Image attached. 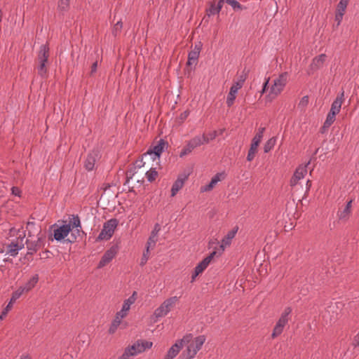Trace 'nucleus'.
<instances>
[{"instance_id":"30","label":"nucleus","mask_w":359,"mask_h":359,"mask_svg":"<svg viewBox=\"0 0 359 359\" xmlns=\"http://www.w3.org/2000/svg\"><path fill=\"white\" fill-rule=\"evenodd\" d=\"M145 175L148 182H153L156 180V177L158 175V173L156 171V168H151L148 171H147Z\"/></svg>"},{"instance_id":"14","label":"nucleus","mask_w":359,"mask_h":359,"mask_svg":"<svg viewBox=\"0 0 359 359\" xmlns=\"http://www.w3.org/2000/svg\"><path fill=\"white\" fill-rule=\"evenodd\" d=\"M310 162H308L305 165H301L296 169L290 182L291 187L296 186L298 184L299 181L304 177V176L307 173V165Z\"/></svg>"},{"instance_id":"57","label":"nucleus","mask_w":359,"mask_h":359,"mask_svg":"<svg viewBox=\"0 0 359 359\" xmlns=\"http://www.w3.org/2000/svg\"><path fill=\"white\" fill-rule=\"evenodd\" d=\"M215 137H216V132H214V133H213V134H211V135H210V137H208L209 141H210V140H213V139H215Z\"/></svg>"},{"instance_id":"35","label":"nucleus","mask_w":359,"mask_h":359,"mask_svg":"<svg viewBox=\"0 0 359 359\" xmlns=\"http://www.w3.org/2000/svg\"><path fill=\"white\" fill-rule=\"evenodd\" d=\"M121 320L116 318V317L115 316V318L111 322V325L109 327V333L114 334L116 331L117 328L121 325Z\"/></svg>"},{"instance_id":"27","label":"nucleus","mask_w":359,"mask_h":359,"mask_svg":"<svg viewBox=\"0 0 359 359\" xmlns=\"http://www.w3.org/2000/svg\"><path fill=\"white\" fill-rule=\"evenodd\" d=\"M206 15L210 18L211 15L219 14L221 11V6H215V3H210V7L206 9Z\"/></svg>"},{"instance_id":"52","label":"nucleus","mask_w":359,"mask_h":359,"mask_svg":"<svg viewBox=\"0 0 359 359\" xmlns=\"http://www.w3.org/2000/svg\"><path fill=\"white\" fill-rule=\"evenodd\" d=\"M201 47H202V45L201 44V43H199L198 44L195 45L194 48L192 50L196 51V53L200 55Z\"/></svg>"},{"instance_id":"16","label":"nucleus","mask_w":359,"mask_h":359,"mask_svg":"<svg viewBox=\"0 0 359 359\" xmlns=\"http://www.w3.org/2000/svg\"><path fill=\"white\" fill-rule=\"evenodd\" d=\"M72 231L70 224H63L54 229L53 238H50L51 241L53 239L60 241L64 239Z\"/></svg>"},{"instance_id":"61","label":"nucleus","mask_w":359,"mask_h":359,"mask_svg":"<svg viewBox=\"0 0 359 359\" xmlns=\"http://www.w3.org/2000/svg\"><path fill=\"white\" fill-rule=\"evenodd\" d=\"M209 184L214 188V187L217 184L215 182H214L212 180L210 182Z\"/></svg>"},{"instance_id":"49","label":"nucleus","mask_w":359,"mask_h":359,"mask_svg":"<svg viewBox=\"0 0 359 359\" xmlns=\"http://www.w3.org/2000/svg\"><path fill=\"white\" fill-rule=\"evenodd\" d=\"M222 173H217L211 179L216 184L221 180Z\"/></svg>"},{"instance_id":"4","label":"nucleus","mask_w":359,"mask_h":359,"mask_svg":"<svg viewBox=\"0 0 359 359\" xmlns=\"http://www.w3.org/2000/svg\"><path fill=\"white\" fill-rule=\"evenodd\" d=\"M178 299L177 297H172L166 299L154 312L152 319L157 322L161 318L165 316L175 306Z\"/></svg>"},{"instance_id":"59","label":"nucleus","mask_w":359,"mask_h":359,"mask_svg":"<svg viewBox=\"0 0 359 359\" xmlns=\"http://www.w3.org/2000/svg\"><path fill=\"white\" fill-rule=\"evenodd\" d=\"M224 1H225V0H219L217 6H221V8H222Z\"/></svg>"},{"instance_id":"58","label":"nucleus","mask_w":359,"mask_h":359,"mask_svg":"<svg viewBox=\"0 0 359 359\" xmlns=\"http://www.w3.org/2000/svg\"><path fill=\"white\" fill-rule=\"evenodd\" d=\"M12 306H13V304H10V302H9L7 306L6 307V309H4V311L8 312V311L12 307Z\"/></svg>"},{"instance_id":"18","label":"nucleus","mask_w":359,"mask_h":359,"mask_svg":"<svg viewBox=\"0 0 359 359\" xmlns=\"http://www.w3.org/2000/svg\"><path fill=\"white\" fill-rule=\"evenodd\" d=\"M188 175L182 174L177 177V179L173 183L171 188V196H175L177 192L183 187L185 181L188 179Z\"/></svg>"},{"instance_id":"5","label":"nucleus","mask_w":359,"mask_h":359,"mask_svg":"<svg viewBox=\"0 0 359 359\" xmlns=\"http://www.w3.org/2000/svg\"><path fill=\"white\" fill-rule=\"evenodd\" d=\"M209 142L208 137L205 134L197 135L187 142V144L180 153V157L182 158L191 154L196 148Z\"/></svg>"},{"instance_id":"38","label":"nucleus","mask_w":359,"mask_h":359,"mask_svg":"<svg viewBox=\"0 0 359 359\" xmlns=\"http://www.w3.org/2000/svg\"><path fill=\"white\" fill-rule=\"evenodd\" d=\"M72 217H73V220L71 221L70 223L69 224L71 225L72 230L74 228L81 229V221H80L79 217L78 215H72Z\"/></svg>"},{"instance_id":"17","label":"nucleus","mask_w":359,"mask_h":359,"mask_svg":"<svg viewBox=\"0 0 359 359\" xmlns=\"http://www.w3.org/2000/svg\"><path fill=\"white\" fill-rule=\"evenodd\" d=\"M118 249L116 246H111L109 250H107L102 257L100 261L98 263V268H102L109 264L113 258L117 254Z\"/></svg>"},{"instance_id":"42","label":"nucleus","mask_w":359,"mask_h":359,"mask_svg":"<svg viewBox=\"0 0 359 359\" xmlns=\"http://www.w3.org/2000/svg\"><path fill=\"white\" fill-rule=\"evenodd\" d=\"M128 314V311H124L123 308L121 309V310L116 313V318H118L120 320H122L123 318H125Z\"/></svg>"},{"instance_id":"48","label":"nucleus","mask_w":359,"mask_h":359,"mask_svg":"<svg viewBox=\"0 0 359 359\" xmlns=\"http://www.w3.org/2000/svg\"><path fill=\"white\" fill-rule=\"evenodd\" d=\"M189 115V111L187 110L184 111V112H182L180 114V119L183 121L188 117Z\"/></svg>"},{"instance_id":"21","label":"nucleus","mask_w":359,"mask_h":359,"mask_svg":"<svg viewBox=\"0 0 359 359\" xmlns=\"http://www.w3.org/2000/svg\"><path fill=\"white\" fill-rule=\"evenodd\" d=\"M327 56L325 54H320L315 57L310 65V69L316 71L323 67Z\"/></svg>"},{"instance_id":"22","label":"nucleus","mask_w":359,"mask_h":359,"mask_svg":"<svg viewBox=\"0 0 359 359\" xmlns=\"http://www.w3.org/2000/svg\"><path fill=\"white\" fill-rule=\"evenodd\" d=\"M97 157V154L95 151L90 152L88 154L84 161V167L87 170L91 171L93 170Z\"/></svg>"},{"instance_id":"15","label":"nucleus","mask_w":359,"mask_h":359,"mask_svg":"<svg viewBox=\"0 0 359 359\" xmlns=\"http://www.w3.org/2000/svg\"><path fill=\"white\" fill-rule=\"evenodd\" d=\"M165 143L166 142L163 140H160L158 144L154 146L152 148H150L147 152L144 154V156H151L154 161L156 159H159L160 156L163 151Z\"/></svg>"},{"instance_id":"37","label":"nucleus","mask_w":359,"mask_h":359,"mask_svg":"<svg viewBox=\"0 0 359 359\" xmlns=\"http://www.w3.org/2000/svg\"><path fill=\"white\" fill-rule=\"evenodd\" d=\"M158 239L157 237H156V233H151L147 243V249H149L150 248H153L157 242Z\"/></svg>"},{"instance_id":"36","label":"nucleus","mask_w":359,"mask_h":359,"mask_svg":"<svg viewBox=\"0 0 359 359\" xmlns=\"http://www.w3.org/2000/svg\"><path fill=\"white\" fill-rule=\"evenodd\" d=\"M225 2L230 5L234 11L244 9V7L236 0H225Z\"/></svg>"},{"instance_id":"40","label":"nucleus","mask_w":359,"mask_h":359,"mask_svg":"<svg viewBox=\"0 0 359 359\" xmlns=\"http://www.w3.org/2000/svg\"><path fill=\"white\" fill-rule=\"evenodd\" d=\"M72 231L71 237L72 238V239L68 238V241L70 243H73V242L76 241L77 236H80L81 231L79 228H77V229H76V230L72 229V231Z\"/></svg>"},{"instance_id":"24","label":"nucleus","mask_w":359,"mask_h":359,"mask_svg":"<svg viewBox=\"0 0 359 359\" xmlns=\"http://www.w3.org/2000/svg\"><path fill=\"white\" fill-rule=\"evenodd\" d=\"M248 75V71L244 69L241 74L238 76L237 81L233 82L231 87L237 90L241 89L243 87L245 80L247 79Z\"/></svg>"},{"instance_id":"25","label":"nucleus","mask_w":359,"mask_h":359,"mask_svg":"<svg viewBox=\"0 0 359 359\" xmlns=\"http://www.w3.org/2000/svg\"><path fill=\"white\" fill-rule=\"evenodd\" d=\"M38 280H39V276H38V274H35L25 283V285L24 286H22V287L23 289H25L26 292H28L36 285Z\"/></svg>"},{"instance_id":"31","label":"nucleus","mask_w":359,"mask_h":359,"mask_svg":"<svg viewBox=\"0 0 359 359\" xmlns=\"http://www.w3.org/2000/svg\"><path fill=\"white\" fill-rule=\"evenodd\" d=\"M336 115H337L336 114L329 111V113L327 116L326 120L324 122V124L323 126V129L328 128L334 122Z\"/></svg>"},{"instance_id":"56","label":"nucleus","mask_w":359,"mask_h":359,"mask_svg":"<svg viewBox=\"0 0 359 359\" xmlns=\"http://www.w3.org/2000/svg\"><path fill=\"white\" fill-rule=\"evenodd\" d=\"M179 359H190V358H188V355H187V353L184 351H183L182 353L180 355Z\"/></svg>"},{"instance_id":"10","label":"nucleus","mask_w":359,"mask_h":359,"mask_svg":"<svg viewBox=\"0 0 359 359\" xmlns=\"http://www.w3.org/2000/svg\"><path fill=\"white\" fill-rule=\"evenodd\" d=\"M291 312L292 309L290 307L288 306L285 309L284 311L282 313L280 318L277 321L273 330L271 334V337L273 339H275L276 337L281 334V333L283 331L284 327L288 323V316L291 313Z\"/></svg>"},{"instance_id":"55","label":"nucleus","mask_w":359,"mask_h":359,"mask_svg":"<svg viewBox=\"0 0 359 359\" xmlns=\"http://www.w3.org/2000/svg\"><path fill=\"white\" fill-rule=\"evenodd\" d=\"M308 102H309L308 96H304V97H302V100L300 101V104H302H302H304V103L307 104Z\"/></svg>"},{"instance_id":"33","label":"nucleus","mask_w":359,"mask_h":359,"mask_svg":"<svg viewBox=\"0 0 359 359\" xmlns=\"http://www.w3.org/2000/svg\"><path fill=\"white\" fill-rule=\"evenodd\" d=\"M199 57V54L196 53V51H190L188 55V61L187 62V65H191L193 64H196L198 59Z\"/></svg>"},{"instance_id":"19","label":"nucleus","mask_w":359,"mask_h":359,"mask_svg":"<svg viewBox=\"0 0 359 359\" xmlns=\"http://www.w3.org/2000/svg\"><path fill=\"white\" fill-rule=\"evenodd\" d=\"M344 91L342 90L340 93L337 95L336 99L332 102L330 112H332L336 114L339 113L342 102L344 101Z\"/></svg>"},{"instance_id":"2","label":"nucleus","mask_w":359,"mask_h":359,"mask_svg":"<svg viewBox=\"0 0 359 359\" xmlns=\"http://www.w3.org/2000/svg\"><path fill=\"white\" fill-rule=\"evenodd\" d=\"M25 231L22 228H10L7 238L11 240V243L6 247V252L12 257H15L25 246Z\"/></svg>"},{"instance_id":"7","label":"nucleus","mask_w":359,"mask_h":359,"mask_svg":"<svg viewBox=\"0 0 359 359\" xmlns=\"http://www.w3.org/2000/svg\"><path fill=\"white\" fill-rule=\"evenodd\" d=\"M192 337L191 334H190ZM205 341V337L204 335H200L192 339V337L189 339V342L183 343L187 344L186 350L184 351L188 355V358H193L196 355L197 352L201 348L203 344Z\"/></svg>"},{"instance_id":"43","label":"nucleus","mask_w":359,"mask_h":359,"mask_svg":"<svg viewBox=\"0 0 359 359\" xmlns=\"http://www.w3.org/2000/svg\"><path fill=\"white\" fill-rule=\"evenodd\" d=\"M147 156H144V154L142 155V158L140 159H138L135 163V168H142L144 165L145 163L143 161V158H146Z\"/></svg>"},{"instance_id":"47","label":"nucleus","mask_w":359,"mask_h":359,"mask_svg":"<svg viewBox=\"0 0 359 359\" xmlns=\"http://www.w3.org/2000/svg\"><path fill=\"white\" fill-rule=\"evenodd\" d=\"M213 189L212 187H211L209 184L205 185V186H203V187H201V192H205V191H211L212 189Z\"/></svg>"},{"instance_id":"60","label":"nucleus","mask_w":359,"mask_h":359,"mask_svg":"<svg viewBox=\"0 0 359 359\" xmlns=\"http://www.w3.org/2000/svg\"><path fill=\"white\" fill-rule=\"evenodd\" d=\"M306 186H307V189H310V187H311V180H307V182H306Z\"/></svg>"},{"instance_id":"8","label":"nucleus","mask_w":359,"mask_h":359,"mask_svg":"<svg viewBox=\"0 0 359 359\" xmlns=\"http://www.w3.org/2000/svg\"><path fill=\"white\" fill-rule=\"evenodd\" d=\"M118 224V222L116 219H111L104 222L101 232L96 238V241L109 240L112 237Z\"/></svg>"},{"instance_id":"32","label":"nucleus","mask_w":359,"mask_h":359,"mask_svg":"<svg viewBox=\"0 0 359 359\" xmlns=\"http://www.w3.org/2000/svg\"><path fill=\"white\" fill-rule=\"evenodd\" d=\"M276 142V137H273L268 140L264 146V153L269 152L275 146Z\"/></svg>"},{"instance_id":"28","label":"nucleus","mask_w":359,"mask_h":359,"mask_svg":"<svg viewBox=\"0 0 359 359\" xmlns=\"http://www.w3.org/2000/svg\"><path fill=\"white\" fill-rule=\"evenodd\" d=\"M238 93V90H236L235 88L231 87L230 88V91L227 95V97H226V105L230 107H231L233 103H234V101L236 100V94Z\"/></svg>"},{"instance_id":"9","label":"nucleus","mask_w":359,"mask_h":359,"mask_svg":"<svg viewBox=\"0 0 359 359\" xmlns=\"http://www.w3.org/2000/svg\"><path fill=\"white\" fill-rule=\"evenodd\" d=\"M287 82V72H283L273 81L269 96L276 97L284 89Z\"/></svg>"},{"instance_id":"6","label":"nucleus","mask_w":359,"mask_h":359,"mask_svg":"<svg viewBox=\"0 0 359 359\" xmlns=\"http://www.w3.org/2000/svg\"><path fill=\"white\" fill-rule=\"evenodd\" d=\"M153 344L147 341H137L136 343L125 349L121 356V359H128L130 356H134L144 352L146 349L151 348Z\"/></svg>"},{"instance_id":"62","label":"nucleus","mask_w":359,"mask_h":359,"mask_svg":"<svg viewBox=\"0 0 359 359\" xmlns=\"http://www.w3.org/2000/svg\"><path fill=\"white\" fill-rule=\"evenodd\" d=\"M7 312L6 311H3L1 314V318L2 319L3 318V316H5L6 315Z\"/></svg>"},{"instance_id":"12","label":"nucleus","mask_w":359,"mask_h":359,"mask_svg":"<svg viewBox=\"0 0 359 359\" xmlns=\"http://www.w3.org/2000/svg\"><path fill=\"white\" fill-rule=\"evenodd\" d=\"M191 337V335H186L180 341L172 345L168 351L164 359H173L182 348L183 343L189 342V339Z\"/></svg>"},{"instance_id":"29","label":"nucleus","mask_w":359,"mask_h":359,"mask_svg":"<svg viewBox=\"0 0 359 359\" xmlns=\"http://www.w3.org/2000/svg\"><path fill=\"white\" fill-rule=\"evenodd\" d=\"M70 0H59L57 10L61 12H67L69 9Z\"/></svg>"},{"instance_id":"44","label":"nucleus","mask_w":359,"mask_h":359,"mask_svg":"<svg viewBox=\"0 0 359 359\" xmlns=\"http://www.w3.org/2000/svg\"><path fill=\"white\" fill-rule=\"evenodd\" d=\"M237 232V229L236 230H232L229 231L226 235V239L228 241H230L236 235Z\"/></svg>"},{"instance_id":"45","label":"nucleus","mask_w":359,"mask_h":359,"mask_svg":"<svg viewBox=\"0 0 359 359\" xmlns=\"http://www.w3.org/2000/svg\"><path fill=\"white\" fill-rule=\"evenodd\" d=\"M269 80H270L269 77L266 79L265 82L263 84L262 90L260 92L261 95H263L266 92L267 86H268V84H269Z\"/></svg>"},{"instance_id":"51","label":"nucleus","mask_w":359,"mask_h":359,"mask_svg":"<svg viewBox=\"0 0 359 359\" xmlns=\"http://www.w3.org/2000/svg\"><path fill=\"white\" fill-rule=\"evenodd\" d=\"M134 175V172L132 170H128L126 172V182H128L130 179H132Z\"/></svg>"},{"instance_id":"39","label":"nucleus","mask_w":359,"mask_h":359,"mask_svg":"<svg viewBox=\"0 0 359 359\" xmlns=\"http://www.w3.org/2000/svg\"><path fill=\"white\" fill-rule=\"evenodd\" d=\"M123 27V22L120 20L118 21L114 26L112 34L116 36L120 34Z\"/></svg>"},{"instance_id":"53","label":"nucleus","mask_w":359,"mask_h":359,"mask_svg":"<svg viewBox=\"0 0 359 359\" xmlns=\"http://www.w3.org/2000/svg\"><path fill=\"white\" fill-rule=\"evenodd\" d=\"M160 231V226L158 224H156L154 226V230L151 231V233H156V237H157L158 233Z\"/></svg>"},{"instance_id":"41","label":"nucleus","mask_w":359,"mask_h":359,"mask_svg":"<svg viewBox=\"0 0 359 359\" xmlns=\"http://www.w3.org/2000/svg\"><path fill=\"white\" fill-rule=\"evenodd\" d=\"M149 257V250L146 249V251L143 252L142 257L141 258L140 265L144 266L148 261Z\"/></svg>"},{"instance_id":"26","label":"nucleus","mask_w":359,"mask_h":359,"mask_svg":"<svg viewBox=\"0 0 359 359\" xmlns=\"http://www.w3.org/2000/svg\"><path fill=\"white\" fill-rule=\"evenodd\" d=\"M137 292L134 291L133 292L132 295L128 299H126L123 302V304L122 308H123L124 311H128L130 310V306L133 304H134L135 302L137 299Z\"/></svg>"},{"instance_id":"54","label":"nucleus","mask_w":359,"mask_h":359,"mask_svg":"<svg viewBox=\"0 0 359 359\" xmlns=\"http://www.w3.org/2000/svg\"><path fill=\"white\" fill-rule=\"evenodd\" d=\"M201 274L200 273H198V271L194 269V273H192V276H191V283H193L196 278L199 275Z\"/></svg>"},{"instance_id":"11","label":"nucleus","mask_w":359,"mask_h":359,"mask_svg":"<svg viewBox=\"0 0 359 359\" xmlns=\"http://www.w3.org/2000/svg\"><path fill=\"white\" fill-rule=\"evenodd\" d=\"M264 131H265L264 127L259 128L258 130V132L255 135V137L252 138V142L250 144V147L248 151V156H247L248 161H252L255 158V154L257 151L258 146L262 141Z\"/></svg>"},{"instance_id":"20","label":"nucleus","mask_w":359,"mask_h":359,"mask_svg":"<svg viewBox=\"0 0 359 359\" xmlns=\"http://www.w3.org/2000/svg\"><path fill=\"white\" fill-rule=\"evenodd\" d=\"M215 255L216 252L213 251L196 265L194 269L198 273H202L206 269Z\"/></svg>"},{"instance_id":"1","label":"nucleus","mask_w":359,"mask_h":359,"mask_svg":"<svg viewBox=\"0 0 359 359\" xmlns=\"http://www.w3.org/2000/svg\"><path fill=\"white\" fill-rule=\"evenodd\" d=\"M27 238L25 241L27 245V255H32L45 245V238L41 234V229L36 228L34 222L27 224Z\"/></svg>"},{"instance_id":"23","label":"nucleus","mask_w":359,"mask_h":359,"mask_svg":"<svg viewBox=\"0 0 359 359\" xmlns=\"http://www.w3.org/2000/svg\"><path fill=\"white\" fill-rule=\"evenodd\" d=\"M352 202H353V200L351 199L349 201L347 202V203L343 210L338 211L337 216H338L339 219L344 220V221H346L348 219L351 213Z\"/></svg>"},{"instance_id":"34","label":"nucleus","mask_w":359,"mask_h":359,"mask_svg":"<svg viewBox=\"0 0 359 359\" xmlns=\"http://www.w3.org/2000/svg\"><path fill=\"white\" fill-rule=\"evenodd\" d=\"M24 292H26L25 289H23L22 286L20 287L16 291L13 292L10 304H13Z\"/></svg>"},{"instance_id":"63","label":"nucleus","mask_w":359,"mask_h":359,"mask_svg":"<svg viewBox=\"0 0 359 359\" xmlns=\"http://www.w3.org/2000/svg\"><path fill=\"white\" fill-rule=\"evenodd\" d=\"M21 359H31L29 356L28 355H25L23 356Z\"/></svg>"},{"instance_id":"50","label":"nucleus","mask_w":359,"mask_h":359,"mask_svg":"<svg viewBox=\"0 0 359 359\" xmlns=\"http://www.w3.org/2000/svg\"><path fill=\"white\" fill-rule=\"evenodd\" d=\"M11 191H12V194L13 195H15V196H20V190L19 189L18 187H13L12 189H11Z\"/></svg>"},{"instance_id":"46","label":"nucleus","mask_w":359,"mask_h":359,"mask_svg":"<svg viewBox=\"0 0 359 359\" xmlns=\"http://www.w3.org/2000/svg\"><path fill=\"white\" fill-rule=\"evenodd\" d=\"M97 61H95L94 62L93 64H92V66H91V69H90V75H93L94 73L96 72L97 71Z\"/></svg>"},{"instance_id":"3","label":"nucleus","mask_w":359,"mask_h":359,"mask_svg":"<svg viewBox=\"0 0 359 359\" xmlns=\"http://www.w3.org/2000/svg\"><path fill=\"white\" fill-rule=\"evenodd\" d=\"M49 47L47 44H43L40 46L39 51L37 55V72L39 75L43 77L46 75L48 71V63L49 57Z\"/></svg>"},{"instance_id":"13","label":"nucleus","mask_w":359,"mask_h":359,"mask_svg":"<svg viewBox=\"0 0 359 359\" xmlns=\"http://www.w3.org/2000/svg\"><path fill=\"white\" fill-rule=\"evenodd\" d=\"M349 1L350 0H340L337 5L334 16V20L337 22V27L341 24Z\"/></svg>"}]
</instances>
